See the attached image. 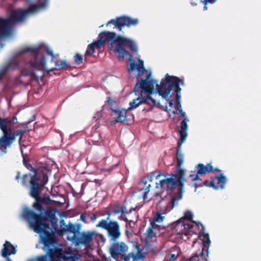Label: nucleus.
Masks as SVG:
<instances>
[{
  "mask_svg": "<svg viewBox=\"0 0 261 261\" xmlns=\"http://www.w3.org/2000/svg\"><path fill=\"white\" fill-rule=\"evenodd\" d=\"M217 179V185H215V189H223L226 182V178L223 174H220L219 176L216 177Z\"/></svg>",
  "mask_w": 261,
  "mask_h": 261,
  "instance_id": "28",
  "label": "nucleus"
},
{
  "mask_svg": "<svg viewBox=\"0 0 261 261\" xmlns=\"http://www.w3.org/2000/svg\"><path fill=\"white\" fill-rule=\"evenodd\" d=\"M5 73V71H1L0 72V81L1 80L2 77L4 75Z\"/></svg>",
  "mask_w": 261,
  "mask_h": 261,
  "instance_id": "60",
  "label": "nucleus"
},
{
  "mask_svg": "<svg viewBox=\"0 0 261 261\" xmlns=\"http://www.w3.org/2000/svg\"><path fill=\"white\" fill-rule=\"evenodd\" d=\"M184 85L182 80L179 77L169 75L168 73L165 75L160 85L156 84V91L163 99L166 98L173 88H175L176 93L181 94V88L179 85Z\"/></svg>",
  "mask_w": 261,
  "mask_h": 261,
  "instance_id": "8",
  "label": "nucleus"
},
{
  "mask_svg": "<svg viewBox=\"0 0 261 261\" xmlns=\"http://www.w3.org/2000/svg\"><path fill=\"white\" fill-rule=\"evenodd\" d=\"M20 171H18L17 172V175L15 177V179L18 181V179L20 178Z\"/></svg>",
  "mask_w": 261,
  "mask_h": 261,
  "instance_id": "57",
  "label": "nucleus"
},
{
  "mask_svg": "<svg viewBox=\"0 0 261 261\" xmlns=\"http://www.w3.org/2000/svg\"><path fill=\"white\" fill-rule=\"evenodd\" d=\"M208 251L207 249L205 251L204 248H202L201 250H198L195 253L192 254V256L187 258L185 261H208Z\"/></svg>",
  "mask_w": 261,
  "mask_h": 261,
  "instance_id": "18",
  "label": "nucleus"
},
{
  "mask_svg": "<svg viewBox=\"0 0 261 261\" xmlns=\"http://www.w3.org/2000/svg\"><path fill=\"white\" fill-rule=\"evenodd\" d=\"M128 250V246L123 242L114 243L110 248V254L113 258H120L124 261H130V257L133 256L132 253H127Z\"/></svg>",
  "mask_w": 261,
  "mask_h": 261,
  "instance_id": "13",
  "label": "nucleus"
},
{
  "mask_svg": "<svg viewBox=\"0 0 261 261\" xmlns=\"http://www.w3.org/2000/svg\"><path fill=\"white\" fill-rule=\"evenodd\" d=\"M199 238L202 241L203 243V247L202 248H204L205 250L207 249V251H208V248L211 243V241L209 238V235L208 233H203L200 234Z\"/></svg>",
  "mask_w": 261,
  "mask_h": 261,
  "instance_id": "29",
  "label": "nucleus"
},
{
  "mask_svg": "<svg viewBox=\"0 0 261 261\" xmlns=\"http://www.w3.org/2000/svg\"><path fill=\"white\" fill-rule=\"evenodd\" d=\"M28 174H25L23 175V176L21 178V184L22 186H25L27 185V182L28 181Z\"/></svg>",
  "mask_w": 261,
  "mask_h": 261,
  "instance_id": "44",
  "label": "nucleus"
},
{
  "mask_svg": "<svg viewBox=\"0 0 261 261\" xmlns=\"http://www.w3.org/2000/svg\"><path fill=\"white\" fill-rule=\"evenodd\" d=\"M130 253H132L133 255V256L130 257V258H133V260L141 259L144 257L143 255L139 250L137 252L136 254H134L133 252H130Z\"/></svg>",
  "mask_w": 261,
  "mask_h": 261,
  "instance_id": "42",
  "label": "nucleus"
},
{
  "mask_svg": "<svg viewBox=\"0 0 261 261\" xmlns=\"http://www.w3.org/2000/svg\"><path fill=\"white\" fill-rule=\"evenodd\" d=\"M172 231L176 234L188 236V231L186 230L185 220L179 219L173 225Z\"/></svg>",
  "mask_w": 261,
  "mask_h": 261,
  "instance_id": "21",
  "label": "nucleus"
},
{
  "mask_svg": "<svg viewBox=\"0 0 261 261\" xmlns=\"http://www.w3.org/2000/svg\"><path fill=\"white\" fill-rule=\"evenodd\" d=\"M179 113H180V114H181V116H182V117H184V118H186V113H185V112H183V111H182V109H180V110H179Z\"/></svg>",
  "mask_w": 261,
  "mask_h": 261,
  "instance_id": "55",
  "label": "nucleus"
},
{
  "mask_svg": "<svg viewBox=\"0 0 261 261\" xmlns=\"http://www.w3.org/2000/svg\"><path fill=\"white\" fill-rule=\"evenodd\" d=\"M198 175L199 174H197L195 175V176L194 177V178L193 179V180H201L199 178V177L198 176Z\"/></svg>",
  "mask_w": 261,
  "mask_h": 261,
  "instance_id": "59",
  "label": "nucleus"
},
{
  "mask_svg": "<svg viewBox=\"0 0 261 261\" xmlns=\"http://www.w3.org/2000/svg\"><path fill=\"white\" fill-rule=\"evenodd\" d=\"M21 154L23 156V163L24 166L30 171H32L35 174V172L37 173H40L43 171H46V170H47L45 168H38L36 169L34 167H33L31 164L28 163V162L27 161L26 159L23 156V150L21 148Z\"/></svg>",
  "mask_w": 261,
  "mask_h": 261,
  "instance_id": "26",
  "label": "nucleus"
},
{
  "mask_svg": "<svg viewBox=\"0 0 261 261\" xmlns=\"http://www.w3.org/2000/svg\"><path fill=\"white\" fill-rule=\"evenodd\" d=\"M51 162L52 163H50V174H53V175L55 176L59 170L57 165L54 161H51Z\"/></svg>",
  "mask_w": 261,
  "mask_h": 261,
  "instance_id": "35",
  "label": "nucleus"
},
{
  "mask_svg": "<svg viewBox=\"0 0 261 261\" xmlns=\"http://www.w3.org/2000/svg\"><path fill=\"white\" fill-rule=\"evenodd\" d=\"M95 52V47L92 43H91L88 45L87 49L85 53V56H90L94 54Z\"/></svg>",
  "mask_w": 261,
  "mask_h": 261,
  "instance_id": "36",
  "label": "nucleus"
},
{
  "mask_svg": "<svg viewBox=\"0 0 261 261\" xmlns=\"http://www.w3.org/2000/svg\"><path fill=\"white\" fill-rule=\"evenodd\" d=\"M16 246L14 247L10 242L6 241L2 250V255L4 257H8L11 254H16Z\"/></svg>",
  "mask_w": 261,
  "mask_h": 261,
  "instance_id": "23",
  "label": "nucleus"
},
{
  "mask_svg": "<svg viewBox=\"0 0 261 261\" xmlns=\"http://www.w3.org/2000/svg\"><path fill=\"white\" fill-rule=\"evenodd\" d=\"M150 77L149 73L147 74L145 79H140L136 84L133 92L138 97L129 102L128 110L135 109L140 105L144 103L151 106L150 110H152V107L153 106H160V101L151 97L156 81L150 79Z\"/></svg>",
  "mask_w": 261,
  "mask_h": 261,
  "instance_id": "3",
  "label": "nucleus"
},
{
  "mask_svg": "<svg viewBox=\"0 0 261 261\" xmlns=\"http://www.w3.org/2000/svg\"><path fill=\"white\" fill-rule=\"evenodd\" d=\"M193 219V214L191 212L187 211L185 214V216L183 218H181L180 219H184L185 221L186 220L190 221L192 223H196L195 221L192 220Z\"/></svg>",
  "mask_w": 261,
  "mask_h": 261,
  "instance_id": "37",
  "label": "nucleus"
},
{
  "mask_svg": "<svg viewBox=\"0 0 261 261\" xmlns=\"http://www.w3.org/2000/svg\"><path fill=\"white\" fill-rule=\"evenodd\" d=\"M65 203V199L63 195H59V196H55L54 198H50V207L52 208V206L61 207ZM54 211L55 210L54 208ZM56 211H55V213Z\"/></svg>",
  "mask_w": 261,
  "mask_h": 261,
  "instance_id": "25",
  "label": "nucleus"
},
{
  "mask_svg": "<svg viewBox=\"0 0 261 261\" xmlns=\"http://www.w3.org/2000/svg\"><path fill=\"white\" fill-rule=\"evenodd\" d=\"M48 180L47 170L40 173L35 172L31 178L30 195L35 199L33 206L38 212V214L26 208L23 211V217L30 224H34L35 231L38 230V227H37L38 225H41L42 228H45V226L48 227L49 222L47 221H49V206H44L49 204V195L44 197L40 196Z\"/></svg>",
  "mask_w": 261,
  "mask_h": 261,
  "instance_id": "1",
  "label": "nucleus"
},
{
  "mask_svg": "<svg viewBox=\"0 0 261 261\" xmlns=\"http://www.w3.org/2000/svg\"><path fill=\"white\" fill-rule=\"evenodd\" d=\"M50 194L51 195L53 198H54L55 196H59V195H63L61 193L60 187L59 186H53L51 191H50Z\"/></svg>",
  "mask_w": 261,
  "mask_h": 261,
  "instance_id": "32",
  "label": "nucleus"
},
{
  "mask_svg": "<svg viewBox=\"0 0 261 261\" xmlns=\"http://www.w3.org/2000/svg\"><path fill=\"white\" fill-rule=\"evenodd\" d=\"M25 132H26L25 129H18L13 132L16 137L18 136H19V144H21V141L22 138V136Z\"/></svg>",
  "mask_w": 261,
  "mask_h": 261,
  "instance_id": "38",
  "label": "nucleus"
},
{
  "mask_svg": "<svg viewBox=\"0 0 261 261\" xmlns=\"http://www.w3.org/2000/svg\"><path fill=\"white\" fill-rule=\"evenodd\" d=\"M174 102V100L173 99H171L169 101V105L170 107H172L173 105V103Z\"/></svg>",
  "mask_w": 261,
  "mask_h": 261,
  "instance_id": "61",
  "label": "nucleus"
},
{
  "mask_svg": "<svg viewBox=\"0 0 261 261\" xmlns=\"http://www.w3.org/2000/svg\"><path fill=\"white\" fill-rule=\"evenodd\" d=\"M134 210V208H132L129 210V211H127L126 208V206L124 205H120L119 204H117L115 205L112 210V212L113 213L116 214L119 213H121L122 214H127L131 213L132 210Z\"/></svg>",
  "mask_w": 261,
  "mask_h": 261,
  "instance_id": "27",
  "label": "nucleus"
},
{
  "mask_svg": "<svg viewBox=\"0 0 261 261\" xmlns=\"http://www.w3.org/2000/svg\"><path fill=\"white\" fill-rule=\"evenodd\" d=\"M123 215H124V214H121V215L120 216H118V219H119V220H123L124 221H125V222H127L128 221V219H127V218H126V217H124V216H123Z\"/></svg>",
  "mask_w": 261,
  "mask_h": 261,
  "instance_id": "47",
  "label": "nucleus"
},
{
  "mask_svg": "<svg viewBox=\"0 0 261 261\" xmlns=\"http://www.w3.org/2000/svg\"><path fill=\"white\" fill-rule=\"evenodd\" d=\"M74 62L76 64L79 65L83 63V57L79 54L76 53L74 56Z\"/></svg>",
  "mask_w": 261,
  "mask_h": 261,
  "instance_id": "41",
  "label": "nucleus"
},
{
  "mask_svg": "<svg viewBox=\"0 0 261 261\" xmlns=\"http://www.w3.org/2000/svg\"><path fill=\"white\" fill-rule=\"evenodd\" d=\"M101 116V113L100 112H97L95 116L93 117L94 119H95L97 120Z\"/></svg>",
  "mask_w": 261,
  "mask_h": 261,
  "instance_id": "48",
  "label": "nucleus"
},
{
  "mask_svg": "<svg viewBox=\"0 0 261 261\" xmlns=\"http://www.w3.org/2000/svg\"><path fill=\"white\" fill-rule=\"evenodd\" d=\"M139 63L137 64L135 62H131L129 63V68L128 69L129 72H133L137 70L138 75H141L143 73L145 70L144 67V62L142 60L139 59Z\"/></svg>",
  "mask_w": 261,
  "mask_h": 261,
  "instance_id": "24",
  "label": "nucleus"
},
{
  "mask_svg": "<svg viewBox=\"0 0 261 261\" xmlns=\"http://www.w3.org/2000/svg\"><path fill=\"white\" fill-rule=\"evenodd\" d=\"M81 255L76 249L63 247L60 244L58 247L50 248V260L56 261H76Z\"/></svg>",
  "mask_w": 261,
  "mask_h": 261,
  "instance_id": "10",
  "label": "nucleus"
},
{
  "mask_svg": "<svg viewBox=\"0 0 261 261\" xmlns=\"http://www.w3.org/2000/svg\"><path fill=\"white\" fill-rule=\"evenodd\" d=\"M151 186L150 184H148L146 187L144 189L143 193L142 194V198L144 200L147 199V195L150 192V188Z\"/></svg>",
  "mask_w": 261,
  "mask_h": 261,
  "instance_id": "40",
  "label": "nucleus"
},
{
  "mask_svg": "<svg viewBox=\"0 0 261 261\" xmlns=\"http://www.w3.org/2000/svg\"><path fill=\"white\" fill-rule=\"evenodd\" d=\"M178 199L176 198V195H174L171 199V202L173 203V204H174V202Z\"/></svg>",
  "mask_w": 261,
  "mask_h": 261,
  "instance_id": "54",
  "label": "nucleus"
},
{
  "mask_svg": "<svg viewBox=\"0 0 261 261\" xmlns=\"http://www.w3.org/2000/svg\"><path fill=\"white\" fill-rule=\"evenodd\" d=\"M188 119L187 118H184L182 121L181 122V125L180 127V129L179 130V133L180 135V138L177 142V146L176 147V156H178V155H180L181 156L184 157V154H182L181 148L182 144L185 142L187 136V130H188V125L187 121H188Z\"/></svg>",
  "mask_w": 261,
  "mask_h": 261,
  "instance_id": "16",
  "label": "nucleus"
},
{
  "mask_svg": "<svg viewBox=\"0 0 261 261\" xmlns=\"http://www.w3.org/2000/svg\"><path fill=\"white\" fill-rule=\"evenodd\" d=\"M31 228L34 232L39 234L40 240L38 244H36L37 248H41L45 252L44 255H39L35 257L29 258L27 261H49V226H45V228L38 225V230L35 231V228L34 224H30Z\"/></svg>",
  "mask_w": 261,
  "mask_h": 261,
  "instance_id": "9",
  "label": "nucleus"
},
{
  "mask_svg": "<svg viewBox=\"0 0 261 261\" xmlns=\"http://www.w3.org/2000/svg\"><path fill=\"white\" fill-rule=\"evenodd\" d=\"M139 23V20L138 18H134L126 15H122L117 17L115 19H112L109 21L106 25L108 26L113 24L115 28H117L119 31H121L124 27L130 28L137 25Z\"/></svg>",
  "mask_w": 261,
  "mask_h": 261,
  "instance_id": "14",
  "label": "nucleus"
},
{
  "mask_svg": "<svg viewBox=\"0 0 261 261\" xmlns=\"http://www.w3.org/2000/svg\"><path fill=\"white\" fill-rule=\"evenodd\" d=\"M108 217L106 219H101L96 225L97 228H101L107 230L109 237L113 241L118 240L121 234L120 227L117 221L110 219L111 213L107 212Z\"/></svg>",
  "mask_w": 261,
  "mask_h": 261,
  "instance_id": "12",
  "label": "nucleus"
},
{
  "mask_svg": "<svg viewBox=\"0 0 261 261\" xmlns=\"http://www.w3.org/2000/svg\"><path fill=\"white\" fill-rule=\"evenodd\" d=\"M35 119H36V116L35 115H34L27 122H28V124H30L32 121H34L35 120Z\"/></svg>",
  "mask_w": 261,
  "mask_h": 261,
  "instance_id": "49",
  "label": "nucleus"
},
{
  "mask_svg": "<svg viewBox=\"0 0 261 261\" xmlns=\"http://www.w3.org/2000/svg\"><path fill=\"white\" fill-rule=\"evenodd\" d=\"M41 46L36 48L27 47L21 50V53H30L31 59L26 63L24 68L21 70V74L23 76H29V82L27 84L34 81L39 84L42 81L45 73H49V69L44 70L45 59L43 55L40 56Z\"/></svg>",
  "mask_w": 261,
  "mask_h": 261,
  "instance_id": "2",
  "label": "nucleus"
},
{
  "mask_svg": "<svg viewBox=\"0 0 261 261\" xmlns=\"http://www.w3.org/2000/svg\"><path fill=\"white\" fill-rule=\"evenodd\" d=\"M28 122L23 123L21 124V126H22L24 129L27 128L28 127Z\"/></svg>",
  "mask_w": 261,
  "mask_h": 261,
  "instance_id": "58",
  "label": "nucleus"
},
{
  "mask_svg": "<svg viewBox=\"0 0 261 261\" xmlns=\"http://www.w3.org/2000/svg\"><path fill=\"white\" fill-rule=\"evenodd\" d=\"M177 256L174 254H171L170 256V260H174L177 258Z\"/></svg>",
  "mask_w": 261,
  "mask_h": 261,
  "instance_id": "56",
  "label": "nucleus"
},
{
  "mask_svg": "<svg viewBox=\"0 0 261 261\" xmlns=\"http://www.w3.org/2000/svg\"><path fill=\"white\" fill-rule=\"evenodd\" d=\"M17 113L12 117L5 118L0 117V128L3 133V135L0 138L1 149H6L7 147L11 145L16 137L12 130V127L18 123L16 116Z\"/></svg>",
  "mask_w": 261,
  "mask_h": 261,
  "instance_id": "7",
  "label": "nucleus"
},
{
  "mask_svg": "<svg viewBox=\"0 0 261 261\" xmlns=\"http://www.w3.org/2000/svg\"><path fill=\"white\" fill-rule=\"evenodd\" d=\"M180 97H181V94L176 93V102L180 101Z\"/></svg>",
  "mask_w": 261,
  "mask_h": 261,
  "instance_id": "52",
  "label": "nucleus"
},
{
  "mask_svg": "<svg viewBox=\"0 0 261 261\" xmlns=\"http://www.w3.org/2000/svg\"><path fill=\"white\" fill-rule=\"evenodd\" d=\"M97 235L98 234L94 231L80 232L77 236H73L70 240L76 245H86L92 241L94 237H96Z\"/></svg>",
  "mask_w": 261,
  "mask_h": 261,
  "instance_id": "15",
  "label": "nucleus"
},
{
  "mask_svg": "<svg viewBox=\"0 0 261 261\" xmlns=\"http://www.w3.org/2000/svg\"><path fill=\"white\" fill-rule=\"evenodd\" d=\"M103 215V214H92L90 211H86L81 214L80 220L85 223H89L90 221L94 222L99 216Z\"/></svg>",
  "mask_w": 261,
  "mask_h": 261,
  "instance_id": "22",
  "label": "nucleus"
},
{
  "mask_svg": "<svg viewBox=\"0 0 261 261\" xmlns=\"http://www.w3.org/2000/svg\"><path fill=\"white\" fill-rule=\"evenodd\" d=\"M155 225L150 223V225L149 226L146 230V237L147 239H151L155 234L153 232V229L155 227Z\"/></svg>",
  "mask_w": 261,
  "mask_h": 261,
  "instance_id": "33",
  "label": "nucleus"
},
{
  "mask_svg": "<svg viewBox=\"0 0 261 261\" xmlns=\"http://www.w3.org/2000/svg\"><path fill=\"white\" fill-rule=\"evenodd\" d=\"M105 42L108 41L110 42L111 46L110 49L113 50V43L116 44L114 49L115 53L120 60H123L126 56H129L130 58L132 56L126 50L125 47H128L132 52H136L138 50L137 45L135 42L128 38L122 36H116L114 32L103 31L99 34Z\"/></svg>",
  "mask_w": 261,
  "mask_h": 261,
  "instance_id": "4",
  "label": "nucleus"
},
{
  "mask_svg": "<svg viewBox=\"0 0 261 261\" xmlns=\"http://www.w3.org/2000/svg\"><path fill=\"white\" fill-rule=\"evenodd\" d=\"M194 186L196 188L202 186V185H198L196 182L194 184Z\"/></svg>",
  "mask_w": 261,
  "mask_h": 261,
  "instance_id": "63",
  "label": "nucleus"
},
{
  "mask_svg": "<svg viewBox=\"0 0 261 261\" xmlns=\"http://www.w3.org/2000/svg\"><path fill=\"white\" fill-rule=\"evenodd\" d=\"M164 218L165 217L163 216V214H162L160 211H158L156 212L155 216L153 218L152 221L150 223L155 225L156 227H157L158 225H156L155 223L162 222Z\"/></svg>",
  "mask_w": 261,
  "mask_h": 261,
  "instance_id": "31",
  "label": "nucleus"
},
{
  "mask_svg": "<svg viewBox=\"0 0 261 261\" xmlns=\"http://www.w3.org/2000/svg\"><path fill=\"white\" fill-rule=\"evenodd\" d=\"M113 113L112 116H113L114 121L116 122H122L127 121V111L125 110L119 109H112Z\"/></svg>",
  "mask_w": 261,
  "mask_h": 261,
  "instance_id": "20",
  "label": "nucleus"
},
{
  "mask_svg": "<svg viewBox=\"0 0 261 261\" xmlns=\"http://www.w3.org/2000/svg\"><path fill=\"white\" fill-rule=\"evenodd\" d=\"M50 56L51 57V63H54L55 68L59 69H68L71 68V65L66 60H61L58 59V54H54L50 49Z\"/></svg>",
  "mask_w": 261,
  "mask_h": 261,
  "instance_id": "17",
  "label": "nucleus"
},
{
  "mask_svg": "<svg viewBox=\"0 0 261 261\" xmlns=\"http://www.w3.org/2000/svg\"><path fill=\"white\" fill-rule=\"evenodd\" d=\"M162 175V174L160 172H159L158 174L155 175V177L157 178L158 177Z\"/></svg>",
  "mask_w": 261,
  "mask_h": 261,
  "instance_id": "64",
  "label": "nucleus"
},
{
  "mask_svg": "<svg viewBox=\"0 0 261 261\" xmlns=\"http://www.w3.org/2000/svg\"><path fill=\"white\" fill-rule=\"evenodd\" d=\"M45 7L46 3L44 2L39 4H31L27 9L17 10L9 18H0V36L9 35L11 27L15 22L23 21L27 16L36 14Z\"/></svg>",
  "mask_w": 261,
  "mask_h": 261,
  "instance_id": "5",
  "label": "nucleus"
},
{
  "mask_svg": "<svg viewBox=\"0 0 261 261\" xmlns=\"http://www.w3.org/2000/svg\"><path fill=\"white\" fill-rule=\"evenodd\" d=\"M176 107H177V110L179 112V110L180 109H182L180 101H177V102H176Z\"/></svg>",
  "mask_w": 261,
  "mask_h": 261,
  "instance_id": "51",
  "label": "nucleus"
},
{
  "mask_svg": "<svg viewBox=\"0 0 261 261\" xmlns=\"http://www.w3.org/2000/svg\"><path fill=\"white\" fill-rule=\"evenodd\" d=\"M204 1H200V2L204 4V6L203 7V10H206L207 9V7L206 6V5L207 4H210L209 2H203Z\"/></svg>",
  "mask_w": 261,
  "mask_h": 261,
  "instance_id": "50",
  "label": "nucleus"
},
{
  "mask_svg": "<svg viewBox=\"0 0 261 261\" xmlns=\"http://www.w3.org/2000/svg\"><path fill=\"white\" fill-rule=\"evenodd\" d=\"M141 183L143 184L144 186L146 185L147 183V180L146 178H144L142 179L141 181Z\"/></svg>",
  "mask_w": 261,
  "mask_h": 261,
  "instance_id": "53",
  "label": "nucleus"
},
{
  "mask_svg": "<svg viewBox=\"0 0 261 261\" xmlns=\"http://www.w3.org/2000/svg\"><path fill=\"white\" fill-rule=\"evenodd\" d=\"M50 223L54 227L57 234L63 236L65 232L73 233V236H77L81 229L80 224H74L69 222L66 225L64 220L61 219L58 224V219L55 215V211L50 207Z\"/></svg>",
  "mask_w": 261,
  "mask_h": 261,
  "instance_id": "11",
  "label": "nucleus"
},
{
  "mask_svg": "<svg viewBox=\"0 0 261 261\" xmlns=\"http://www.w3.org/2000/svg\"><path fill=\"white\" fill-rule=\"evenodd\" d=\"M107 102L112 107L113 104H116L115 101H113L110 97H107Z\"/></svg>",
  "mask_w": 261,
  "mask_h": 261,
  "instance_id": "45",
  "label": "nucleus"
},
{
  "mask_svg": "<svg viewBox=\"0 0 261 261\" xmlns=\"http://www.w3.org/2000/svg\"><path fill=\"white\" fill-rule=\"evenodd\" d=\"M119 163H117L113 165H112L111 167L106 169V170L108 172H110L114 170V168L117 167L118 166Z\"/></svg>",
  "mask_w": 261,
  "mask_h": 261,
  "instance_id": "46",
  "label": "nucleus"
},
{
  "mask_svg": "<svg viewBox=\"0 0 261 261\" xmlns=\"http://www.w3.org/2000/svg\"><path fill=\"white\" fill-rule=\"evenodd\" d=\"M192 222H187L185 221V227L186 230H187L188 235L190 234V232L192 231L191 229L193 227L194 225L192 223Z\"/></svg>",
  "mask_w": 261,
  "mask_h": 261,
  "instance_id": "43",
  "label": "nucleus"
},
{
  "mask_svg": "<svg viewBox=\"0 0 261 261\" xmlns=\"http://www.w3.org/2000/svg\"><path fill=\"white\" fill-rule=\"evenodd\" d=\"M55 234H57L55 228L51 225L50 227V245H54L58 243V240L57 239Z\"/></svg>",
  "mask_w": 261,
  "mask_h": 261,
  "instance_id": "30",
  "label": "nucleus"
},
{
  "mask_svg": "<svg viewBox=\"0 0 261 261\" xmlns=\"http://www.w3.org/2000/svg\"><path fill=\"white\" fill-rule=\"evenodd\" d=\"M195 168L197 169V174L201 175H204L206 173L214 172V171L221 172V171L219 169L214 168L211 163H208L205 166L203 164H198L196 166Z\"/></svg>",
  "mask_w": 261,
  "mask_h": 261,
  "instance_id": "19",
  "label": "nucleus"
},
{
  "mask_svg": "<svg viewBox=\"0 0 261 261\" xmlns=\"http://www.w3.org/2000/svg\"><path fill=\"white\" fill-rule=\"evenodd\" d=\"M92 43L94 45L95 48L100 49L104 46L105 42L102 38H101V37L99 36V39Z\"/></svg>",
  "mask_w": 261,
  "mask_h": 261,
  "instance_id": "34",
  "label": "nucleus"
},
{
  "mask_svg": "<svg viewBox=\"0 0 261 261\" xmlns=\"http://www.w3.org/2000/svg\"><path fill=\"white\" fill-rule=\"evenodd\" d=\"M45 51H46V53L47 55H49V48L46 46V48H45Z\"/></svg>",
  "mask_w": 261,
  "mask_h": 261,
  "instance_id": "62",
  "label": "nucleus"
},
{
  "mask_svg": "<svg viewBox=\"0 0 261 261\" xmlns=\"http://www.w3.org/2000/svg\"><path fill=\"white\" fill-rule=\"evenodd\" d=\"M211 181L209 182L207 180H205L204 182H203V185L206 186H209L212 188L215 187V178H214L213 177H211Z\"/></svg>",
  "mask_w": 261,
  "mask_h": 261,
  "instance_id": "39",
  "label": "nucleus"
},
{
  "mask_svg": "<svg viewBox=\"0 0 261 261\" xmlns=\"http://www.w3.org/2000/svg\"><path fill=\"white\" fill-rule=\"evenodd\" d=\"M177 170L175 174L171 175L169 178L163 179L160 181V182L156 183L157 188H161L166 190L168 193H171L173 189L177 187L181 189L184 186V182L185 181V171L181 168L184 162V157L180 155L176 156Z\"/></svg>",
  "mask_w": 261,
  "mask_h": 261,
  "instance_id": "6",
  "label": "nucleus"
}]
</instances>
